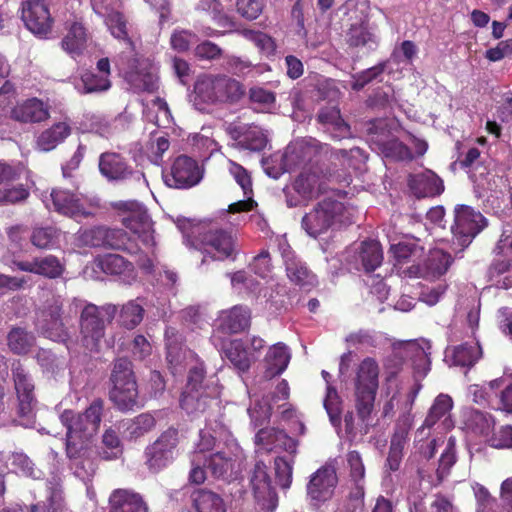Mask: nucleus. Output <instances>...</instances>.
I'll return each instance as SVG.
<instances>
[{
    "label": "nucleus",
    "mask_w": 512,
    "mask_h": 512,
    "mask_svg": "<svg viewBox=\"0 0 512 512\" xmlns=\"http://www.w3.org/2000/svg\"><path fill=\"white\" fill-rule=\"evenodd\" d=\"M221 386L216 377H206L202 362L189 368L187 383L180 397V407L192 417L206 414L213 406H219Z\"/></svg>",
    "instance_id": "nucleus-1"
},
{
    "label": "nucleus",
    "mask_w": 512,
    "mask_h": 512,
    "mask_svg": "<svg viewBox=\"0 0 512 512\" xmlns=\"http://www.w3.org/2000/svg\"><path fill=\"white\" fill-rule=\"evenodd\" d=\"M104 409L101 398L94 399L83 413L64 410L60 422L66 427V454L69 458H77L86 440L97 433Z\"/></svg>",
    "instance_id": "nucleus-2"
},
{
    "label": "nucleus",
    "mask_w": 512,
    "mask_h": 512,
    "mask_svg": "<svg viewBox=\"0 0 512 512\" xmlns=\"http://www.w3.org/2000/svg\"><path fill=\"white\" fill-rule=\"evenodd\" d=\"M352 222H354L353 215L342 201L326 197L314 204L302 216L301 225L306 234L312 238H318Z\"/></svg>",
    "instance_id": "nucleus-3"
},
{
    "label": "nucleus",
    "mask_w": 512,
    "mask_h": 512,
    "mask_svg": "<svg viewBox=\"0 0 512 512\" xmlns=\"http://www.w3.org/2000/svg\"><path fill=\"white\" fill-rule=\"evenodd\" d=\"M109 380L111 383L109 398L115 408L122 412L141 408L142 405L139 402V386L130 359H115Z\"/></svg>",
    "instance_id": "nucleus-4"
},
{
    "label": "nucleus",
    "mask_w": 512,
    "mask_h": 512,
    "mask_svg": "<svg viewBox=\"0 0 512 512\" xmlns=\"http://www.w3.org/2000/svg\"><path fill=\"white\" fill-rule=\"evenodd\" d=\"M380 366L376 359L365 358L358 365L353 379L355 409L363 423L368 421L376 400V393L379 390Z\"/></svg>",
    "instance_id": "nucleus-5"
},
{
    "label": "nucleus",
    "mask_w": 512,
    "mask_h": 512,
    "mask_svg": "<svg viewBox=\"0 0 512 512\" xmlns=\"http://www.w3.org/2000/svg\"><path fill=\"white\" fill-rule=\"evenodd\" d=\"M118 308L114 304L96 306L88 302L80 311L79 328L83 346L90 351H98L105 336L106 324L111 323Z\"/></svg>",
    "instance_id": "nucleus-6"
},
{
    "label": "nucleus",
    "mask_w": 512,
    "mask_h": 512,
    "mask_svg": "<svg viewBox=\"0 0 512 512\" xmlns=\"http://www.w3.org/2000/svg\"><path fill=\"white\" fill-rule=\"evenodd\" d=\"M192 246L203 254L202 263L207 258L212 260H225L236 253V242L230 231L224 228H200L191 240Z\"/></svg>",
    "instance_id": "nucleus-7"
},
{
    "label": "nucleus",
    "mask_w": 512,
    "mask_h": 512,
    "mask_svg": "<svg viewBox=\"0 0 512 512\" xmlns=\"http://www.w3.org/2000/svg\"><path fill=\"white\" fill-rule=\"evenodd\" d=\"M487 225V218L475 207L468 204L455 205L451 233L461 247H468Z\"/></svg>",
    "instance_id": "nucleus-8"
},
{
    "label": "nucleus",
    "mask_w": 512,
    "mask_h": 512,
    "mask_svg": "<svg viewBox=\"0 0 512 512\" xmlns=\"http://www.w3.org/2000/svg\"><path fill=\"white\" fill-rule=\"evenodd\" d=\"M179 444V430L168 428L158 438L146 446L144 451L145 464L150 472L157 473L165 469L175 460Z\"/></svg>",
    "instance_id": "nucleus-9"
},
{
    "label": "nucleus",
    "mask_w": 512,
    "mask_h": 512,
    "mask_svg": "<svg viewBox=\"0 0 512 512\" xmlns=\"http://www.w3.org/2000/svg\"><path fill=\"white\" fill-rule=\"evenodd\" d=\"M64 300L61 297L49 298L43 309L41 316L36 322V327L46 338L57 342H66L70 338L68 328L64 322Z\"/></svg>",
    "instance_id": "nucleus-10"
},
{
    "label": "nucleus",
    "mask_w": 512,
    "mask_h": 512,
    "mask_svg": "<svg viewBox=\"0 0 512 512\" xmlns=\"http://www.w3.org/2000/svg\"><path fill=\"white\" fill-rule=\"evenodd\" d=\"M203 177V170L198 161L189 155H178L174 158L170 170L164 173V182L176 189H189L200 183Z\"/></svg>",
    "instance_id": "nucleus-11"
},
{
    "label": "nucleus",
    "mask_w": 512,
    "mask_h": 512,
    "mask_svg": "<svg viewBox=\"0 0 512 512\" xmlns=\"http://www.w3.org/2000/svg\"><path fill=\"white\" fill-rule=\"evenodd\" d=\"M114 207L127 212L122 218L125 228L137 234L144 243L153 241V221L143 204L139 201H117Z\"/></svg>",
    "instance_id": "nucleus-12"
},
{
    "label": "nucleus",
    "mask_w": 512,
    "mask_h": 512,
    "mask_svg": "<svg viewBox=\"0 0 512 512\" xmlns=\"http://www.w3.org/2000/svg\"><path fill=\"white\" fill-rule=\"evenodd\" d=\"M250 484L260 511L274 512L278 505V495L272 486V480L264 462L255 463L250 476Z\"/></svg>",
    "instance_id": "nucleus-13"
},
{
    "label": "nucleus",
    "mask_w": 512,
    "mask_h": 512,
    "mask_svg": "<svg viewBox=\"0 0 512 512\" xmlns=\"http://www.w3.org/2000/svg\"><path fill=\"white\" fill-rule=\"evenodd\" d=\"M124 76L136 92H155L159 88V78L153 71V64L144 57H131L127 61Z\"/></svg>",
    "instance_id": "nucleus-14"
},
{
    "label": "nucleus",
    "mask_w": 512,
    "mask_h": 512,
    "mask_svg": "<svg viewBox=\"0 0 512 512\" xmlns=\"http://www.w3.org/2000/svg\"><path fill=\"white\" fill-rule=\"evenodd\" d=\"M87 244L93 247H105L106 249L127 250L129 253H136L139 250L133 244L126 231L121 228L94 227L83 234Z\"/></svg>",
    "instance_id": "nucleus-15"
},
{
    "label": "nucleus",
    "mask_w": 512,
    "mask_h": 512,
    "mask_svg": "<svg viewBox=\"0 0 512 512\" xmlns=\"http://www.w3.org/2000/svg\"><path fill=\"white\" fill-rule=\"evenodd\" d=\"M166 360L173 375L185 371L190 360L196 359V353L187 349L185 338L173 326L165 329Z\"/></svg>",
    "instance_id": "nucleus-16"
},
{
    "label": "nucleus",
    "mask_w": 512,
    "mask_h": 512,
    "mask_svg": "<svg viewBox=\"0 0 512 512\" xmlns=\"http://www.w3.org/2000/svg\"><path fill=\"white\" fill-rule=\"evenodd\" d=\"M226 133L234 141L238 149L261 152L265 149L268 139L263 128L255 124H244V122H231L226 128Z\"/></svg>",
    "instance_id": "nucleus-17"
},
{
    "label": "nucleus",
    "mask_w": 512,
    "mask_h": 512,
    "mask_svg": "<svg viewBox=\"0 0 512 512\" xmlns=\"http://www.w3.org/2000/svg\"><path fill=\"white\" fill-rule=\"evenodd\" d=\"M12 377L18 398V415L30 418L34 409V383L25 369L21 360H15L12 364Z\"/></svg>",
    "instance_id": "nucleus-18"
},
{
    "label": "nucleus",
    "mask_w": 512,
    "mask_h": 512,
    "mask_svg": "<svg viewBox=\"0 0 512 512\" xmlns=\"http://www.w3.org/2000/svg\"><path fill=\"white\" fill-rule=\"evenodd\" d=\"M321 192V178L318 173L303 170L285 190L286 203L289 207H298L303 201L312 199Z\"/></svg>",
    "instance_id": "nucleus-19"
},
{
    "label": "nucleus",
    "mask_w": 512,
    "mask_h": 512,
    "mask_svg": "<svg viewBox=\"0 0 512 512\" xmlns=\"http://www.w3.org/2000/svg\"><path fill=\"white\" fill-rule=\"evenodd\" d=\"M21 19L32 33L40 36H45L52 28L53 20L45 0H24Z\"/></svg>",
    "instance_id": "nucleus-20"
},
{
    "label": "nucleus",
    "mask_w": 512,
    "mask_h": 512,
    "mask_svg": "<svg viewBox=\"0 0 512 512\" xmlns=\"http://www.w3.org/2000/svg\"><path fill=\"white\" fill-rule=\"evenodd\" d=\"M205 467L210 471L213 478L233 481L241 473L239 456L233 451H216L205 457Z\"/></svg>",
    "instance_id": "nucleus-21"
},
{
    "label": "nucleus",
    "mask_w": 512,
    "mask_h": 512,
    "mask_svg": "<svg viewBox=\"0 0 512 512\" xmlns=\"http://www.w3.org/2000/svg\"><path fill=\"white\" fill-rule=\"evenodd\" d=\"M108 512H150V506L139 491L115 488L109 494Z\"/></svg>",
    "instance_id": "nucleus-22"
},
{
    "label": "nucleus",
    "mask_w": 512,
    "mask_h": 512,
    "mask_svg": "<svg viewBox=\"0 0 512 512\" xmlns=\"http://www.w3.org/2000/svg\"><path fill=\"white\" fill-rule=\"evenodd\" d=\"M391 251L399 265L411 262V265L404 270L408 277H421L423 267L421 260L425 255L423 246H420L415 240H406L397 244H392Z\"/></svg>",
    "instance_id": "nucleus-23"
},
{
    "label": "nucleus",
    "mask_w": 512,
    "mask_h": 512,
    "mask_svg": "<svg viewBox=\"0 0 512 512\" xmlns=\"http://www.w3.org/2000/svg\"><path fill=\"white\" fill-rule=\"evenodd\" d=\"M337 482L338 476L334 466H322L314 472L307 485L308 495L316 501L329 500L334 493Z\"/></svg>",
    "instance_id": "nucleus-24"
},
{
    "label": "nucleus",
    "mask_w": 512,
    "mask_h": 512,
    "mask_svg": "<svg viewBox=\"0 0 512 512\" xmlns=\"http://www.w3.org/2000/svg\"><path fill=\"white\" fill-rule=\"evenodd\" d=\"M10 117L21 123H40L50 117V105L38 97L21 100L12 107Z\"/></svg>",
    "instance_id": "nucleus-25"
},
{
    "label": "nucleus",
    "mask_w": 512,
    "mask_h": 512,
    "mask_svg": "<svg viewBox=\"0 0 512 512\" xmlns=\"http://www.w3.org/2000/svg\"><path fill=\"white\" fill-rule=\"evenodd\" d=\"M255 443L262 445L267 451L280 448L292 457L298 453L299 441L288 435L283 429L263 428L255 434Z\"/></svg>",
    "instance_id": "nucleus-26"
},
{
    "label": "nucleus",
    "mask_w": 512,
    "mask_h": 512,
    "mask_svg": "<svg viewBox=\"0 0 512 512\" xmlns=\"http://www.w3.org/2000/svg\"><path fill=\"white\" fill-rule=\"evenodd\" d=\"M98 167L102 176L109 180H124L133 174V169L126 158L118 152H102Z\"/></svg>",
    "instance_id": "nucleus-27"
},
{
    "label": "nucleus",
    "mask_w": 512,
    "mask_h": 512,
    "mask_svg": "<svg viewBox=\"0 0 512 512\" xmlns=\"http://www.w3.org/2000/svg\"><path fill=\"white\" fill-rule=\"evenodd\" d=\"M410 191L417 198L425 196H436L444 192V182L436 173L428 170L427 172L410 175L408 178Z\"/></svg>",
    "instance_id": "nucleus-28"
},
{
    "label": "nucleus",
    "mask_w": 512,
    "mask_h": 512,
    "mask_svg": "<svg viewBox=\"0 0 512 512\" xmlns=\"http://www.w3.org/2000/svg\"><path fill=\"white\" fill-rule=\"evenodd\" d=\"M193 94L196 103H219V73H204L198 76L193 84Z\"/></svg>",
    "instance_id": "nucleus-29"
},
{
    "label": "nucleus",
    "mask_w": 512,
    "mask_h": 512,
    "mask_svg": "<svg viewBox=\"0 0 512 512\" xmlns=\"http://www.w3.org/2000/svg\"><path fill=\"white\" fill-rule=\"evenodd\" d=\"M197 9L199 11L208 12L213 21L224 29L223 32H219V30L208 27L207 30H205L206 36H221L225 31H231L235 28V21L223 12L221 0H200Z\"/></svg>",
    "instance_id": "nucleus-30"
},
{
    "label": "nucleus",
    "mask_w": 512,
    "mask_h": 512,
    "mask_svg": "<svg viewBox=\"0 0 512 512\" xmlns=\"http://www.w3.org/2000/svg\"><path fill=\"white\" fill-rule=\"evenodd\" d=\"M251 313L249 308L234 306L229 310L222 311L219 316V329L225 333H238L249 327Z\"/></svg>",
    "instance_id": "nucleus-31"
},
{
    "label": "nucleus",
    "mask_w": 512,
    "mask_h": 512,
    "mask_svg": "<svg viewBox=\"0 0 512 512\" xmlns=\"http://www.w3.org/2000/svg\"><path fill=\"white\" fill-rule=\"evenodd\" d=\"M89 35L87 29L80 21L70 24L68 32L61 41V46L71 57H79L87 47Z\"/></svg>",
    "instance_id": "nucleus-32"
},
{
    "label": "nucleus",
    "mask_w": 512,
    "mask_h": 512,
    "mask_svg": "<svg viewBox=\"0 0 512 512\" xmlns=\"http://www.w3.org/2000/svg\"><path fill=\"white\" fill-rule=\"evenodd\" d=\"M72 133V127L69 122L60 121L55 122L51 127L45 128L37 138V145L39 149L49 152L55 149L60 143L66 140Z\"/></svg>",
    "instance_id": "nucleus-33"
},
{
    "label": "nucleus",
    "mask_w": 512,
    "mask_h": 512,
    "mask_svg": "<svg viewBox=\"0 0 512 512\" xmlns=\"http://www.w3.org/2000/svg\"><path fill=\"white\" fill-rule=\"evenodd\" d=\"M191 500L197 512H227L223 497L207 488H197L193 491Z\"/></svg>",
    "instance_id": "nucleus-34"
},
{
    "label": "nucleus",
    "mask_w": 512,
    "mask_h": 512,
    "mask_svg": "<svg viewBox=\"0 0 512 512\" xmlns=\"http://www.w3.org/2000/svg\"><path fill=\"white\" fill-rule=\"evenodd\" d=\"M291 355L288 346L284 343H276L271 346L265 356L266 375L276 376L286 371L290 363Z\"/></svg>",
    "instance_id": "nucleus-35"
},
{
    "label": "nucleus",
    "mask_w": 512,
    "mask_h": 512,
    "mask_svg": "<svg viewBox=\"0 0 512 512\" xmlns=\"http://www.w3.org/2000/svg\"><path fill=\"white\" fill-rule=\"evenodd\" d=\"M317 120L324 125L332 127L331 136L340 140V138L347 137L350 132V126L341 116V111L337 106H324L317 114Z\"/></svg>",
    "instance_id": "nucleus-36"
},
{
    "label": "nucleus",
    "mask_w": 512,
    "mask_h": 512,
    "mask_svg": "<svg viewBox=\"0 0 512 512\" xmlns=\"http://www.w3.org/2000/svg\"><path fill=\"white\" fill-rule=\"evenodd\" d=\"M357 260L366 272L375 271L383 261V247L376 240H364L357 249Z\"/></svg>",
    "instance_id": "nucleus-37"
},
{
    "label": "nucleus",
    "mask_w": 512,
    "mask_h": 512,
    "mask_svg": "<svg viewBox=\"0 0 512 512\" xmlns=\"http://www.w3.org/2000/svg\"><path fill=\"white\" fill-rule=\"evenodd\" d=\"M35 344V335L21 326H13L7 334V346L14 354H27Z\"/></svg>",
    "instance_id": "nucleus-38"
},
{
    "label": "nucleus",
    "mask_w": 512,
    "mask_h": 512,
    "mask_svg": "<svg viewBox=\"0 0 512 512\" xmlns=\"http://www.w3.org/2000/svg\"><path fill=\"white\" fill-rule=\"evenodd\" d=\"M55 210L68 216H76L81 213L82 204L77 194L69 190H53L51 193Z\"/></svg>",
    "instance_id": "nucleus-39"
},
{
    "label": "nucleus",
    "mask_w": 512,
    "mask_h": 512,
    "mask_svg": "<svg viewBox=\"0 0 512 512\" xmlns=\"http://www.w3.org/2000/svg\"><path fill=\"white\" fill-rule=\"evenodd\" d=\"M245 95V85L232 76L219 73V103H238Z\"/></svg>",
    "instance_id": "nucleus-40"
},
{
    "label": "nucleus",
    "mask_w": 512,
    "mask_h": 512,
    "mask_svg": "<svg viewBox=\"0 0 512 512\" xmlns=\"http://www.w3.org/2000/svg\"><path fill=\"white\" fill-rule=\"evenodd\" d=\"M286 273L291 283L296 286H313L316 282L313 271L309 270L305 262L297 261V259H289L286 262Z\"/></svg>",
    "instance_id": "nucleus-41"
},
{
    "label": "nucleus",
    "mask_w": 512,
    "mask_h": 512,
    "mask_svg": "<svg viewBox=\"0 0 512 512\" xmlns=\"http://www.w3.org/2000/svg\"><path fill=\"white\" fill-rule=\"evenodd\" d=\"M105 23L114 37L123 40L127 43L131 51H135V43L129 36L127 19L122 12H109L106 16Z\"/></svg>",
    "instance_id": "nucleus-42"
},
{
    "label": "nucleus",
    "mask_w": 512,
    "mask_h": 512,
    "mask_svg": "<svg viewBox=\"0 0 512 512\" xmlns=\"http://www.w3.org/2000/svg\"><path fill=\"white\" fill-rule=\"evenodd\" d=\"M225 356L238 371H248L251 365V357L245 343L242 340H232L224 348Z\"/></svg>",
    "instance_id": "nucleus-43"
},
{
    "label": "nucleus",
    "mask_w": 512,
    "mask_h": 512,
    "mask_svg": "<svg viewBox=\"0 0 512 512\" xmlns=\"http://www.w3.org/2000/svg\"><path fill=\"white\" fill-rule=\"evenodd\" d=\"M482 356V348L479 343H464L455 347L452 354L454 365L473 366Z\"/></svg>",
    "instance_id": "nucleus-44"
},
{
    "label": "nucleus",
    "mask_w": 512,
    "mask_h": 512,
    "mask_svg": "<svg viewBox=\"0 0 512 512\" xmlns=\"http://www.w3.org/2000/svg\"><path fill=\"white\" fill-rule=\"evenodd\" d=\"M454 259L450 253L442 249L431 250L427 260L426 269L433 277H441L446 274Z\"/></svg>",
    "instance_id": "nucleus-45"
},
{
    "label": "nucleus",
    "mask_w": 512,
    "mask_h": 512,
    "mask_svg": "<svg viewBox=\"0 0 512 512\" xmlns=\"http://www.w3.org/2000/svg\"><path fill=\"white\" fill-rule=\"evenodd\" d=\"M324 407L330 417V423L334 427H341L343 400L339 395L337 389H335V387L333 386L327 387L324 400Z\"/></svg>",
    "instance_id": "nucleus-46"
},
{
    "label": "nucleus",
    "mask_w": 512,
    "mask_h": 512,
    "mask_svg": "<svg viewBox=\"0 0 512 512\" xmlns=\"http://www.w3.org/2000/svg\"><path fill=\"white\" fill-rule=\"evenodd\" d=\"M99 267L105 274L118 275L132 271L133 264L118 253H107L100 258Z\"/></svg>",
    "instance_id": "nucleus-47"
},
{
    "label": "nucleus",
    "mask_w": 512,
    "mask_h": 512,
    "mask_svg": "<svg viewBox=\"0 0 512 512\" xmlns=\"http://www.w3.org/2000/svg\"><path fill=\"white\" fill-rule=\"evenodd\" d=\"M380 150L386 158H392L395 161H412L414 158L409 146L399 139L386 140L380 144Z\"/></svg>",
    "instance_id": "nucleus-48"
},
{
    "label": "nucleus",
    "mask_w": 512,
    "mask_h": 512,
    "mask_svg": "<svg viewBox=\"0 0 512 512\" xmlns=\"http://www.w3.org/2000/svg\"><path fill=\"white\" fill-rule=\"evenodd\" d=\"M365 494L364 486H358V484L351 486L349 493L336 512H363L365 509Z\"/></svg>",
    "instance_id": "nucleus-49"
},
{
    "label": "nucleus",
    "mask_w": 512,
    "mask_h": 512,
    "mask_svg": "<svg viewBox=\"0 0 512 512\" xmlns=\"http://www.w3.org/2000/svg\"><path fill=\"white\" fill-rule=\"evenodd\" d=\"M453 407V400L448 395H438L424 422L423 425L425 427H432V425L436 424L438 419L445 417L446 414L449 413L450 409Z\"/></svg>",
    "instance_id": "nucleus-50"
},
{
    "label": "nucleus",
    "mask_w": 512,
    "mask_h": 512,
    "mask_svg": "<svg viewBox=\"0 0 512 512\" xmlns=\"http://www.w3.org/2000/svg\"><path fill=\"white\" fill-rule=\"evenodd\" d=\"M144 308L137 302L129 301L121 309L119 313V324L127 329H134L141 323L144 317Z\"/></svg>",
    "instance_id": "nucleus-51"
},
{
    "label": "nucleus",
    "mask_w": 512,
    "mask_h": 512,
    "mask_svg": "<svg viewBox=\"0 0 512 512\" xmlns=\"http://www.w3.org/2000/svg\"><path fill=\"white\" fill-rule=\"evenodd\" d=\"M413 424V417L409 413H404L400 416L394 427V432L391 436V440L396 445L401 454L404 455V447L409 439V431Z\"/></svg>",
    "instance_id": "nucleus-52"
},
{
    "label": "nucleus",
    "mask_w": 512,
    "mask_h": 512,
    "mask_svg": "<svg viewBox=\"0 0 512 512\" xmlns=\"http://www.w3.org/2000/svg\"><path fill=\"white\" fill-rule=\"evenodd\" d=\"M103 448L98 452L104 460H113L122 454L121 440L113 429H107L102 435Z\"/></svg>",
    "instance_id": "nucleus-53"
},
{
    "label": "nucleus",
    "mask_w": 512,
    "mask_h": 512,
    "mask_svg": "<svg viewBox=\"0 0 512 512\" xmlns=\"http://www.w3.org/2000/svg\"><path fill=\"white\" fill-rule=\"evenodd\" d=\"M294 457L277 456L274 459L275 480L281 488H290L293 478Z\"/></svg>",
    "instance_id": "nucleus-54"
},
{
    "label": "nucleus",
    "mask_w": 512,
    "mask_h": 512,
    "mask_svg": "<svg viewBox=\"0 0 512 512\" xmlns=\"http://www.w3.org/2000/svg\"><path fill=\"white\" fill-rule=\"evenodd\" d=\"M58 238L59 230L54 227H37L30 235L32 244L38 249H50L56 244Z\"/></svg>",
    "instance_id": "nucleus-55"
},
{
    "label": "nucleus",
    "mask_w": 512,
    "mask_h": 512,
    "mask_svg": "<svg viewBox=\"0 0 512 512\" xmlns=\"http://www.w3.org/2000/svg\"><path fill=\"white\" fill-rule=\"evenodd\" d=\"M228 171L236 183L242 188L244 195H253V180L249 170L237 163V161H228Z\"/></svg>",
    "instance_id": "nucleus-56"
},
{
    "label": "nucleus",
    "mask_w": 512,
    "mask_h": 512,
    "mask_svg": "<svg viewBox=\"0 0 512 512\" xmlns=\"http://www.w3.org/2000/svg\"><path fill=\"white\" fill-rule=\"evenodd\" d=\"M64 271V266L54 255L40 256L37 258V274L43 277L56 278L60 277Z\"/></svg>",
    "instance_id": "nucleus-57"
},
{
    "label": "nucleus",
    "mask_w": 512,
    "mask_h": 512,
    "mask_svg": "<svg viewBox=\"0 0 512 512\" xmlns=\"http://www.w3.org/2000/svg\"><path fill=\"white\" fill-rule=\"evenodd\" d=\"M156 425V419L149 413H142L133 418L132 422L129 424L127 431L130 437L133 439H137V437L144 436V434L149 433V431L153 430Z\"/></svg>",
    "instance_id": "nucleus-58"
},
{
    "label": "nucleus",
    "mask_w": 512,
    "mask_h": 512,
    "mask_svg": "<svg viewBox=\"0 0 512 512\" xmlns=\"http://www.w3.org/2000/svg\"><path fill=\"white\" fill-rule=\"evenodd\" d=\"M346 460L349 465V477L353 485H364V479L366 476V468L362 461V457L359 451L353 450L348 451L346 455Z\"/></svg>",
    "instance_id": "nucleus-59"
},
{
    "label": "nucleus",
    "mask_w": 512,
    "mask_h": 512,
    "mask_svg": "<svg viewBox=\"0 0 512 512\" xmlns=\"http://www.w3.org/2000/svg\"><path fill=\"white\" fill-rule=\"evenodd\" d=\"M81 81L83 83L84 92L106 91V89H109L112 85L110 79H106L105 76H100L99 73L91 72V70L82 73Z\"/></svg>",
    "instance_id": "nucleus-60"
},
{
    "label": "nucleus",
    "mask_w": 512,
    "mask_h": 512,
    "mask_svg": "<svg viewBox=\"0 0 512 512\" xmlns=\"http://www.w3.org/2000/svg\"><path fill=\"white\" fill-rule=\"evenodd\" d=\"M385 67L386 63H378L371 68L355 73V75H353L352 88L355 91H360V89H363L364 86L368 85V83L372 82V80L384 73Z\"/></svg>",
    "instance_id": "nucleus-61"
},
{
    "label": "nucleus",
    "mask_w": 512,
    "mask_h": 512,
    "mask_svg": "<svg viewBox=\"0 0 512 512\" xmlns=\"http://www.w3.org/2000/svg\"><path fill=\"white\" fill-rule=\"evenodd\" d=\"M243 35L250 39L260 51L266 55H272L276 52L277 45L272 36L264 32H256V30H243Z\"/></svg>",
    "instance_id": "nucleus-62"
},
{
    "label": "nucleus",
    "mask_w": 512,
    "mask_h": 512,
    "mask_svg": "<svg viewBox=\"0 0 512 512\" xmlns=\"http://www.w3.org/2000/svg\"><path fill=\"white\" fill-rule=\"evenodd\" d=\"M6 233L10 249L23 250L25 244H27L28 228L23 224L11 225L6 228Z\"/></svg>",
    "instance_id": "nucleus-63"
},
{
    "label": "nucleus",
    "mask_w": 512,
    "mask_h": 512,
    "mask_svg": "<svg viewBox=\"0 0 512 512\" xmlns=\"http://www.w3.org/2000/svg\"><path fill=\"white\" fill-rule=\"evenodd\" d=\"M410 512H455L452 502L442 494H437L434 501L430 504L429 510H425L423 503H414Z\"/></svg>",
    "instance_id": "nucleus-64"
}]
</instances>
